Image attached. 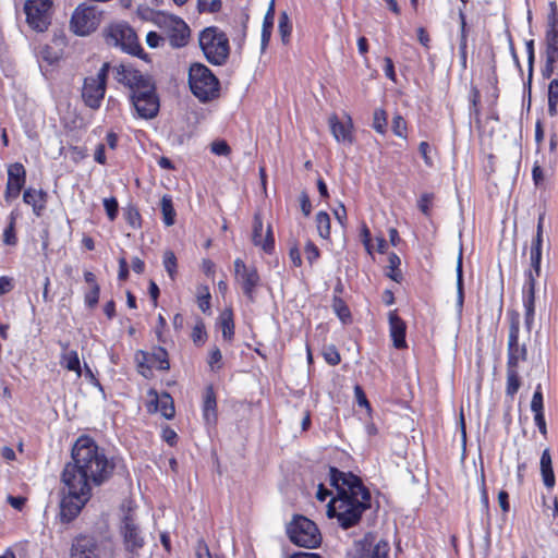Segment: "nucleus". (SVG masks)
Wrapping results in <instances>:
<instances>
[{
	"instance_id": "dca6fc26",
	"label": "nucleus",
	"mask_w": 558,
	"mask_h": 558,
	"mask_svg": "<svg viewBox=\"0 0 558 558\" xmlns=\"http://www.w3.org/2000/svg\"><path fill=\"white\" fill-rule=\"evenodd\" d=\"M166 38L172 48H183L187 46L191 38L189 25L179 16H165Z\"/></svg>"
},
{
	"instance_id": "4468645a",
	"label": "nucleus",
	"mask_w": 558,
	"mask_h": 558,
	"mask_svg": "<svg viewBox=\"0 0 558 558\" xmlns=\"http://www.w3.org/2000/svg\"><path fill=\"white\" fill-rule=\"evenodd\" d=\"M52 0H26L24 11L28 26L39 33L51 24Z\"/></svg>"
},
{
	"instance_id": "7c9ffc66",
	"label": "nucleus",
	"mask_w": 558,
	"mask_h": 558,
	"mask_svg": "<svg viewBox=\"0 0 558 558\" xmlns=\"http://www.w3.org/2000/svg\"><path fill=\"white\" fill-rule=\"evenodd\" d=\"M160 209L165 226H173L175 223L177 211L174 209L172 196L170 194H165L161 197Z\"/></svg>"
},
{
	"instance_id": "c9c22d12",
	"label": "nucleus",
	"mask_w": 558,
	"mask_h": 558,
	"mask_svg": "<svg viewBox=\"0 0 558 558\" xmlns=\"http://www.w3.org/2000/svg\"><path fill=\"white\" fill-rule=\"evenodd\" d=\"M210 300H211V294H210L208 286H206V284L198 286L197 291H196V301H197L198 308L204 314L210 313V306H211Z\"/></svg>"
},
{
	"instance_id": "9b49d317",
	"label": "nucleus",
	"mask_w": 558,
	"mask_h": 558,
	"mask_svg": "<svg viewBox=\"0 0 558 558\" xmlns=\"http://www.w3.org/2000/svg\"><path fill=\"white\" fill-rule=\"evenodd\" d=\"M112 74L116 82L129 90V96L155 81L150 74L142 72L132 63L114 65Z\"/></svg>"
},
{
	"instance_id": "c85d7f7f",
	"label": "nucleus",
	"mask_w": 558,
	"mask_h": 558,
	"mask_svg": "<svg viewBox=\"0 0 558 558\" xmlns=\"http://www.w3.org/2000/svg\"><path fill=\"white\" fill-rule=\"evenodd\" d=\"M543 242L532 241L530 247V267L525 271H530L534 277L541 276Z\"/></svg>"
},
{
	"instance_id": "338daca9",
	"label": "nucleus",
	"mask_w": 558,
	"mask_h": 558,
	"mask_svg": "<svg viewBox=\"0 0 558 558\" xmlns=\"http://www.w3.org/2000/svg\"><path fill=\"white\" fill-rule=\"evenodd\" d=\"M165 40V38L162 36H160L158 33L151 31V32H148L147 35H146V44L150 47V48H157L160 46V44Z\"/></svg>"
},
{
	"instance_id": "6e6552de",
	"label": "nucleus",
	"mask_w": 558,
	"mask_h": 558,
	"mask_svg": "<svg viewBox=\"0 0 558 558\" xmlns=\"http://www.w3.org/2000/svg\"><path fill=\"white\" fill-rule=\"evenodd\" d=\"M111 65L109 62L102 63L96 76H87L84 78L82 86V99L86 107L92 110H98L106 95L107 78Z\"/></svg>"
},
{
	"instance_id": "de8ad7c7",
	"label": "nucleus",
	"mask_w": 558,
	"mask_h": 558,
	"mask_svg": "<svg viewBox=\"0 0 558 558\" xmlns=\"http://www.w3.org/2000/svg\"><path fill=\"white\" fill-rule=\"evenodd\" d=\"M435 195L434 193H423L417 199V207L421 213L426 217H432V208Z\"/></svg>"
},
{
	"instance_id": "2f4dec72",
	"label": "nucleus",
	"mask_w": 558,
	"mask_h": 558,
	"mask_svg": "<svg viewBox=\"0 0 558 558\" xmlns=\"http://www.w3.org/2000/svg\"><path fill=\"white\" fill-rule=\"evenodd\" d=\"M331 307L342 324L352 322V314L345 301L338 294L332 296Z\"/></svg>"
},
{
	"instance_id": "f704fd0d",
	"label": "nucleus",
	"mask_w": 558,
	"mask_h": 558,
	"mask_svg": "<svg viewBox=\"0 0 558 558\" xmlns=\"http://www.w3.org/2000/svg\"><path fill=\"white\" fill-rule=\"evenodd\" d=\"M315 223L317 228V232L320 238L324 240H329L331 234V223L329 215L320 210L316 214Z\"/></svg>"
},
{
	"instance_id": "5fc2aeb1",
	"label": "nucleus",
	"mask_w": 558,
	"mask_h": 558,
	"mask_svg": "<svg viewBox=\"0 0 558 558\" xmlns=\"http://www.w3.org/2000/svg\"><path fill=\"white\" fill-rule=\"evenodd\" d=\"M221 0H198V10L201 12L216 13L221 10Z\"/></svg>"
},
{
	"instance_id": "ddd939ff",
	"label": "nucleus",
	"mask_w": 558,
	"mask_h": 558,
	"mask_svg": "<svg viewBox=\"0 0 558 558\" xmlns=\"http://www.w3.org/2000/svg\"><path fill=\"white\" fill-rule=\"evenodd\" d=\"M102 19V12L95 5L80 4L71 17V29L78 36H87L95 32Z\"/></svg>"
},
{
	"instance_id": "e2e57ef3",
	"label": "nucleus",
	"mask_w": 558,
	"mask_h": 558,
	"mask_svg": "<svg viewBox=\"0 0 558 558\" xmlns=\"http://www.w3.org/2000/svg\"><path fill=\"white\" fill-rule=\"evenodd\" d=\"M384 72L387 78L391 82L397 83V74L395 71V64L390 57L384 58Z\"/></svg>"
},
{
	"instance_id": "c03bdc74",
	"label": "nucleus",
	"mask_w": 558,
	"mask_h": 558,
	"mask_svg": "<svg viewBox=\"0 0 558 558\" xmlns=\"http://www.w3.org/2000/svg\"><path fill=\"white\" fill-rule=\"evenodd\" d=\"M207 363L211 372H219L223 367L222 353L221 350L214 345L207 356Z\"/></svg>"
},
{
	"instance_id": "8fccbe9b",
	"label": "nucleus",
	"mask_w": 558,
	"mask_h": 558,
	"mask_svg": "<svg viewBox=\"0 0 558 558\" xmlns=\"http://www.w3.org/2000/svg\"><path fill=\"white\" fill-rule=\"evenodd\" d=\"M531 410L534 414L544 412V397L542 385L538 384L535 387L532 400H531Z\"/></svg>"
},
{
	"instance_id": "e433bc0d",
	"label": "nucleus",
	"mask_w": 558,
	"mask_h": 558,
	"mask_svg": "<svg viewBox=\"0 0 558 558\" xmlns=\"http://www.w3.org/2000/svg\"><path fill=\"white\" fill-rule=\"evenodd\" d=\"M278 32L284 45H288L292 34V23L287 12H281L278 22Z\"/></svg>"
},
{
	"instance_id": "39448f33",
	"label": "nucleus",
	"mask_w": 558,
	"mask_h": 558,
	"mask_svg": "<svg viewBox=\"0 0 558 558\" xmlns=\"http://www.w3.org/2000/svg\"><path fill=\"white\" fill-rule=\"evenodd\" d=\"M187 81L192 94L203 104L213 101L220 95L218 77L203 63L194 62L190 65Z\"/></svg>"
},
{
	"instance_id": "f3484780",
	"label": "nucleus",
	"mask_w": 558,
	"mask_h": 558,
	"mask_svg": "<svg viewBox=\"0 0 558 558\" xmlns=\"http://www.w3.org/2000/svg\"><path fill=\"white\" fill-rule=\"evenodd\" d=\"M530 271H524V283L522 287V303L524 307V324L527 331H531L535 319V293L536 280Z\"/></svg>"
},
{
	"instance_id": "bf43d9fd",
	"label": "nucleus",
	"mask_w": 558,
	"mask_h": 558,
	"mask_svg": "<svg viewBox=\"0 0 558 558\" xmlns=\"http://www.w3.org/2000/svg\"><path fill=\"white\" fill-rule=\"evenodd\" d=\"M166 327H167V320L163 317V315L159 314L157 317V324L155 327V335H156L158 342H161V343L166 342V339H165Z\"/></svg>"
},
{
	"instance_id": "c756f323",
	"label": "nucleus",
	"mask_w": 558,
	"mask_h": 558,
	"mask_svg": "<svg viewBox=\"0 0 558 558\" xmlns=\"http://www.w3.org/2000/svg\"><path fill=\"white\" fill-rule=\"evenodd\" d=\"M60 364L68 371L74 372L77 377L82 375V367L76 350H70L69 352H62L60 355Z\"/></svg>"
},
{
	"instance_id": "4d7b16f0",
	"label": "nucleus",
	"mask_w": 558,
	"mask_h": 558,
	"mask_svg": "<svg viewBox=\"0 0 558 558\" xmlns=\"http://www.w3.org/2000/svg\"><path fill=\"white\" fill-rule=\"evenodd\" d=\"M418 151L424 160L426 167H434V160L430 156L432 147L427 142H421L418 145Z\"/></svg>"
},
{
	"instance_id": "2eb2a0df",
	"label": "nucleus",
	"mask_w": 558,
	"mask_h": 558,
	"mask_svg": "<svg viewBox=\"0 0 558 558\" xmlns=\"http://www.w3.org/2000/svg\"><path fill=\"white\" fill-rule=\"evenodd\" d=\"M234 280L240 284L243 294L251 302L255 300L256 289L260 286V276L254 265H247L242 258H235Z\"/></svg>"
},
{
	"instance_id": "72a5a7b5",
	"label": "nucleus",
	"mask_w": 558,
	"mask_h": 558,
	"mask_svg": "<svg viewBox=\"0 0 558 558\" xmlns=\"http://www.w3.org/2000/svg\"><path fill=\"white\" fill-rule=\"evenodd\" d=\"M470 114L474 116L475 123L481 125V92L476 86H471L469 93Z\"/></svg>"
},
{
	"instance_id": "aec40b11",
	"label": "nucleus",
	"mask_w": 558,
	"mask_h": 558,
	"mask_svg": "<svg viewBox=\"0 0 558 558\" xmlns=\"http://www.w3.org/2000/svg\"><path fill=\"white\" fill-rule=\"evenodd\" d=\"M344 120H340L336 113L328 118V125L331 134L338 143L352 144L354 142V124L349 113L343 114Z\"/></svg>"
},
{
	"instance_id": "f8f14e48",
	"label": "nucleus",
	"mask_w": 558,
	"mask_h": 558,
	"mask_svg": "<svg viewBox=\"0 0 558 558\" xmlns=\"http://www.w3.org/2000/svg\"><path fill=\"white\" fill-rule=\"evenodd\" d=\"M137 371L145 378H149L153 373L151 368L167 372L170 369V360L168 351L160 345H155L151 352L137 350L134 355Z\"/></svg>"
},
{
	"instance_id": "b1692460",
	"label": "nucleus",
	"mask_w": 558,
	"mask_h": 558,
	"mask_svg": "<svg viewBox=\"0 0 558 558\" xmlns=\"http://www.w3.org/2000/svg\"><path fill=\"white\" fill-rule=\"evenodd\" d=\"M23 202L33 208L36 217L43 216L48 202V194L44 190L28 187L23 193Z\"/></svg>"
},
{
	"instance_id": "680f3d73",
	"label": "nucleus",
	"mask_w": 558,
	"mask_h": 558,
	"mask_svg": "<svg viewBox=\"0 0 558 558\" xmlns=\"http://www.w3.org/2000/svg\"><path fill=\"white\" fill-rule=\"evenodd\" d=\"M274 21H275V0H271L269 3V7L266 11V14L263 20V26L262 28H274Z\"/></svg>"
},
{
	"instance_id": "864d4df0",
	"label": "nucleus",
	"mask_w": 558,
	"mask_h": 558,
	"mask_svg": "<svg viewBox=\"0 0 558 558\" xmlns=\"http://www.w3.org/2000/svg\"><path fill=\"white\" fill-rule=\"evenodd\" d=\"M354 397L357 405L360 408H364L367 410V412L372 411V405L366 397V393L361 385L354 386Z\"/></svg>"
},
{
	"instance_id": "9d476101",
	"label": "nucleus",
	"mask_w": 558,
	"mask_h": 558,
	"mask_svg": "<svg viewBox=\"0 0 558 558\" xmlns=\"http://www.w3.org/2000/svg\"><path fill=\"white\" fill-rule=\"evenodd\" d=\"M129 101L133 107L136 117L145 120L157 117L160 108V101L157 94L156 82L154 81L148 84V87L131 94L129 96Z\"/></svg>"
},
{
	"instance_id": "79ce46f5",
	"label": "nucleus",
	"mask_w": 558,
	"mask_h": 558,
	"mask_svg": "<svg viewBox=\"0 0 558 558\" xmlns=\"http://www.w3.org/2000/svg\"><path fill=\"white\" fill-rule=\"evenodd\" d=\"M558 105V80H551L548 85V113L554 117L557 114Z\"/></svg>"
},
{
	"instance_id": "69168bd1",
	"label": "nucleus",
	"mask_w": 558,
	"mask_h": 558,
	"mask_svg": "<svg viewBox=\"0 0 558 558\" xmlns=\"http://www.w3.org/2000/svg\"><path fill=\"white\" fill-rule=\"evenodd\" d=\"M300 207L305 217H308L312 213V203L306 192H302L300 195Z\"/></svg>"
},
{
	"instance_id": "20e7f679",
	"label": "nucleus",
	"mask_w": 558,
	"mask_h": 558,
	"mask_svg": "<svg viewBox=\"0 0 558 558\" xmlns=\"http://www.w3.org/2000/svg\"><path fill=\"white\" fill-rule=\"evenodd\" d=\"M198 45L208 63L215 66L227 64L231 51L230 41L219 27L208 26L201 31Z\"/></svg>"
},
{
	"instance_id": "cd10ccee",
	"label": "nucleus",
	"mask_w": 558,
	"mask_h": 558,
	"mask_svg": "<svg viewBox=\"0 0 558 558\" xmlns=\"http://www.w3.org/2000/svg\"><path fill=\"white\" fill-rule=\"evenodd\" d=\"M220 327L222 332V338L231 342L234 339L235 335V326H234V316L231 308L225 310L219 317Z\"/></svg>"
},
{
	"instance_id": "49530a36",
	"label": "nucleus",
	"mask_w": 558,
	"mask_h": 558,
	"mask_svg": "<svg viewBox=\"0 0 558 558\" xmlns=\"http://www.w3.org/2000/svg\"><path fill=\"white\" fill-rule=\"evenodd\" d=\"M373 129L381 135L386 134V132H387V112L385 109L378 108L374 111Z\"/></svg>"
},
{
	"instance_id": "0eeeda50",
	"label": "nucleus",
	"mask_w": 558,
	"mask_h": 558,
	"mask_svg": "<svg viewBox=\"0 0 558 558\" xmlns=\"http://www.w3.org/2000/svg\"><path fill=\"white\" fill-rule=\"evenodd\" d=\"M112 554L111 539L87 534L75 536L70 549V558H110Z\"/></svg>"
},
{
	"instance_id": "58836bf2",
	"label": "nucleus",
	"mask_w": 558,
	"mask_h": 558,
	"mask_svg": "<svg viewBox=\"0 0 558 558\" xmlns=\"http://www.w3.org/2000/svg\"><path fill=\"white\" fill-rule=\"evenodd\" d=\"M15 225H16V217L14 216V213H11L10 215V221L8 226L3 230L2 234V242L5 245L9 246H15L17 244V235L15 231Z\"/></svg>"
},
{
	"instance_id": "6e6d98bb",
	"label": "nucleus",
	"mask_w": 558,
	"mask_h": 558,
	"mask_svg": "<svg viewBox=\"0 0 558 558\" xmlns=\"http://www.w3.org/2000/svg\"><path fill=\"white\" fill-rule=\"evenodd\" d=\"M210 150L217 156H229L231 154V147L225 140L214 141Z\"/></svg>"
},
{
	"instance_id": "4be33fe9",
	"label": "nucleus",
	"mask_w": 558,
	"mask_h": 558,
	"mask_svg": "<svg viewBox=\"0 0 558 558\" xmlns=\"http://www.w3.org/2000/svg\"><path fill=\"white\" fill-rule=\"evenodd\" d=\"M389 335L392 345L397 350L408 349L407 342V323L398 314L397 310L388 313Z\"/></svg>"
},
{
	"instance_id": "13d9d810",
	"label": "nucleus",
	"mask_w": 558,
	"mask_h": 558,
	"mask_svg": "<svg viewBox=\"0 0 558 558\" xmlns=\"http://www.w3.org/2000/svg\"><path fill=\"white\" fill-rule=\"evenodd\" d=\"M161 438L165 442H167L170 447H174L178 444V434L170 426H165L161 430Z\"/></svg>"
},
{
	"instance_id": "052dcab7",
	"label": "nucleus",
	"mask_w": 558,
	"mask_h": 558,
	"mask_svg": "<svg viewBox=\"0 0 558 558\" xmlns=\"http://www.w3.org/2000/svg\"><path fill=\"white\" fill-rule=\"evenodd\" d=\"M289 258L293 267L299 268L303 264L301 251L296 242L289 248Z\"/></svg>"
},
{
	"instance_id": "7ed1b4c3",
	"label": "nucleus",
	"mask_w": 558,
	"mask_h": 558,
	"mask_svg": "<svg viewBox=\"0 0 558 558\" xmlns=\"http://www.w3.org/2000/svg\"><path fill=\"white\" fill-rule=\"evenodd\" d=\"M527 347L520 343V317L519 313L512 311L509 313V331L507 341V362H506V388L507 397L511 399L518 393L522 386L520 376V363L527 361Z\"/></svg>"
},
{
	"instance_id": "5701e85b",
	"label": "nucleus",
	"mask_w": 558,
	"mask_h": 558,
	"mask_svg": "<svg viewBox=\"0 0 558 558\" xmlns=\"http://www.w3.org/2000/svg\"><path fill=\"white\" fill-rule=\"evenodd\" d=\"M148 396L153 397L148 403V412L159 411L161 415L171 420L175 415L174 402L169 392H162L160 396L155 389L148 391Z\"/></svg>"
},
{
	"instance_id": "3c124183",
	"label": "nucleus",
	"mask_w": 558,
	"mask_h": 558,
	"mask_svg": "<svg viewBox=\"0 0 558 558\" xmlns=\"http://www.w3.org/2000/svg\"><path fill=\"white\" fill-rule=\"evenodd\" d=\"M304 254L310 266H313V264L320 258V251L312 240L305 243Z\"/></svg>"
},
{
	"instance_id": "ea45409f",
	"label": "nucleus",
	"mask_w": 558,
	"mask_h": 558,
	"mask_svg": "<svg viewBox=\"0 0 558 558\" xmlns=\"http://www.w3.org/2000/svg\"><path fill=\"white\" fill-rule=\"evenodd\" d=\"M208 338L205 323L202 318H197L194 327L192 328L191 339L196 347H202Z\"/></svg>"
},
{
	"instance_id": "f03ea898",
	"label": "nucleus",
	"mask_w": 558,
	"mask_h": 558,
	"mask_svg": "<svg viewBox=\"0 0 558 558\" xmlns=\"http://www.w3.org/2000/svg\"><path fill=\"white\" fill-rule=\"evenodd\" d=\"M329 482L337 490L327 506V515L336 518L338 524L347 530L356 525L362 514L371 508V492L361 477L352 472H342L336 466L329 468Z\"/></svg>"
},
{
	"instance_id": "473e14b6",
	"label": "nucleus",
	"mask_w": 558,
	"mask_h": 558,
	"mask_svg": "<svg viewBox=\"0 0 558 558\" xmlns=\"http://www.w3.org/2000/svg\"><path fill=\"white\" fill-rule=\"evenodd\" d=\"M546 54L558 57V19L554 15L550 28L546 33Z\"/></svg>"
},
{
	"instance_id": "f257e3e1",
	"label": "nucleus",
	"mask_w": 558,
	"mask_h": 558,
	"mask_svg": "<svg viewBox=\"0 0 558 558\" xmlns=\"http://www.w3.org/2000/svg\"><path fill=\"white\" fill-rule=\"evenodd\" d=\"M114 462L89 435H81L72 446L71 461L61 472L60 521H74L93 497V487L100 486L113 474Z\"/></svg>"
},
{
	"instance_id": "a19ab883",
	"label": "nucleus",
	"mask_w": 558,
	"mask_h": 558,
	"mask_svg": "<svg viewBox=\"0 0 558 558\" xmlns=\"http://www.w3.org/2000/svg\"><path fill=\"white\" fill-rule=\"evenodd\" d=\"M124 219L126 223L133 229L142 228L143 218L135 205H128L124 208Z\"/></svg>"
},
{
	"instance_id": "a211bd4d",
	"label": "nucleus",
	"mask_w": 558,
	"mask_h": 558,
	"mask_svg": "<svg viewBox=\"0 0 558 558\" xmlns=\"http://www.w3.org/2000/svg\"><path fill=\"white\" fill-rule=\"evenodd\" d=\"M120 534L123 538L125 550L131 554H137V551L145 545V541L141 535L140 527L135 523V520L131 513H126L123 517Z\"/></svg>"
},
{
	"instance_id": "393cba45",
	"label": "nucleus",
	"mask_w": 558,
	"mask_h": 558,
	"mask_svg": "<svg viewBox=\"0 0 558 558\" xmlns=\"http://www.w3.org/2000/svg\"><path fill=\"white\" fill-rule=\"evenodd\" d=\"M203 417L207 423H216L218 417L217 397L213 385L205 388L202 404Z\"/></svg>"
},
{
	"instance_id": "1a4fd4ad",
	"label": "nucleus",
	"mask_w": 558,
	"mask_h": 558,
	"mask_svg": "<svg viewBox=\"0 0 558 558\" xmlns=\"http://www.w3.org/2000/svg\"><path fill=\"white\" fill-rule=\"evenodd\" d=\"M106 40L120 47L124 52L141 59L146 58L135 31L126 23L111 24L106 29Z\"/></svg>"
},
{
	"instance_id": "a878e982",
	"label": "nucleus",
	"mask_w": 558,
	"mask_h": 558,
	"mask_svg": "<svg viewBox=\"0 0 558 558\" xmlns=\"http://www.w3.org/2000/svg\"><path fill=\"white\" fill-rule=\"evenodd\" d=\"M541 474L544 485L547 488H553L556 484V477L553 469V461L549 449H545L541 456Z\"/></svg>"
},
{
	"instance_id": "09e8293b",
	"label": "nucleus",
	"mask_w": 558,
	"mask_h": 558,
	"mask_svg": "<svg viewBox=\"0 0 558 558\" xmlns=\"http://www.w3.org/2000/svg\"><path fill=\"white\" fill-rule=\"evenodd\" d=\"M104 208L106 210L107 217L110 221H114L119 214V203L114 196L104 198L102 201Z\"/></svg>"
},
{
	"instance_id": "0e129e2a",
	"label": "nucleus",
	"mask_w": 558,
	"mask_h": 558,
	"mask_svg": "<svg viewBox=\"0 0 558 558\" xmlns=\"http://www.w3.org/2000/svg\"><path fill=\"white\" fill-rule=\"evenodd\" d=\"M8 504L17 511H22L26 505L27 498L24 496H12L7 497Z\"/></svg>"
},
{
	"instance_id": "423d86ee",
	"label": "nucleus",
	"mask_w": 558,
	"mask_h": 558,
	"mask_svg": "<svg viewBox=\"0 0 558 558\" xmlns=\"http://www.w3.org/2000/svg\"><path fill=\"white\" fill-rule=\"evenodd\" d=\"M286 532L290 542L299 547L317 548L323 541L316 523L302 514L293 515Z\"/></svg>"
},
{
	"instance_id": "6ab92c4d",
	"label": "nucleus",
	"mask_w": 558,
	"mask_h": 558,
	"mask_svg": "<svg viewBox=\"0 0 558 558\" xmlns=\"http://www.w3.org/2000/svg\"><path fill=\"white\" fill-rule=\"evenodd\" d=\"M26 182V170L21 162L11 163L8 167V181L4 191V199L10 203L17 198Z\"/></svg>"
},
{
	"instance_id": "4c0bfd02",
	"label": "nucleus",
	"mask_w": 558,
	"mask_h": 558,
	"mask_svg": "<svg viewBox=\"0 0 558 558\" xmlns=\"http://www.w3.org/2000/svg\"><path fill=\"white\" fill-rule=\"evenodd\" d=\"M163 267L171 280H175L178 276V258L173 251L167 250L162 256Z\"/></svg>"
},
{
	"instance_id": "a18cd8bd",
	"label": "nucleus",
	"mask_w": 558,
	"mask_h": 558,
	"mask_svg": "<svg viewBox=\"0 0 558 558\" xmlns=\"http://www.w3.org/2000/svg\"><path fill=\"white\" fill-rule=\"evenodd\" d=\"M322 356L330 366H337L341 362L340 352L335 344L324 345L322 349Z\"/></svg>"
},
{
	"instance_id": "bb28decb",
	"label": "nucleus",
	"mask_w": 558,
	"mask_h": 558,
	"mask_svg": "<svg viewBox=\"0 0 558 558\" xmlns=\"http://www.w3.org/2000/svg\"><path fill=\"white\" fill-rule=\"evenodd\" d=\"M463 8L459 9V19H460V41H459V51L462 60V64L465 68L466 65V47H468V29H466V16L464 13V8L470 0H459Z\"/></svg>"
},
{
	"instance_id": "412c9836",
	"label": "nucleus",
	"mask_w": 558,
	"mask_h": 558,
	"mask_svg": "<svg viewBox=\"0 0 558 558\" xmlns=\"http://www.w3.org/2000/svg\"><path fill=\"white\" fill-rule=\"evenodd\" d=\"M263 229L264 222L262 215L259 213H256L253 217L252 242L255 246L260 247L264 253L270 255L275 252V236L272 228L270 225L267 227V231L264 239Z\"/></svg>"
},
{
	"instance_id": "37998d69",
	"label": "nucleus",
	"mask_w": 558,
	"mask_h": 558,
	"mask_svg": "<svg viewBox=\"0 0 558 558\" xmlns=\"http://www.w3.org/2000/svg\"><path fill=\"white\" fill-rule=\"evenodd\" d=\"M391 130L396 136L403 138V140L408 138V135H409L408 122L400 113H396L393 116Z\"/></svg>"
},
{
	"instance_id": "774afa93",
	"label": "nucleus",
	"mask_w": 558,
	"mask_h": 558,
	"mask_svg": "<svg viewBox=\"0 0 558 558\" xmlns=\"http://www.w3.org/2000/svg\"><path fill=\"white\" fill-rule=\"evenodd\" d=\"M196 558H220L218 556L213 557L209 547L204 541H199L196 548Z\"/></svg>"
},
{
	"instance_id": "603ef678",
	"label": "nucleus",
	"mask_w": 558,
	"mask_h": 558,
	"mask_svg": "<svg viewBox=\"0 0 558 558\" xmlns=\"http://www.w3.org/2000/svg\"><path fill=\"white\" fill-rule=\"evenodd\" d=\"M99 296L100 287L89 288V290L84 293L85 305L90 310L95 308L99 302Z\"/></svg>"
}]
</instances>
